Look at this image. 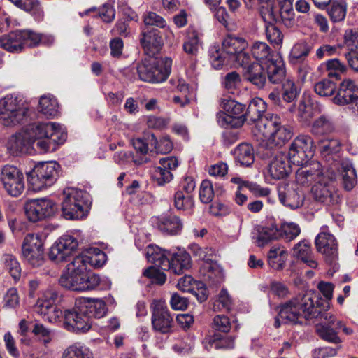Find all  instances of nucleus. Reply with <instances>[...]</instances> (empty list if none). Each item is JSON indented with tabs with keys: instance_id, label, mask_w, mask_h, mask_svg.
Masks as SVG:
<instances>
[{
	"instance_id": "nucleus-23",
	"label": "nucleus",
	"mask_w": 358,
	"mask_h": 358,
	"mask_svg": "<svg viewBox=\"0 0 358 358\" xmlns=\"http://www.w3.org/2000/svg\"><path fill=\"white\" fill-rule=\"evenodd\" d=\"M334 180L329 177H322L312 187L311 191L315 201L326 206L338 203V195L335 190Z\"/></svg>"
},
{
	"instance_id": "nucleus-59",
	"label": "nucleus",
	"mask_w": 358,
	"mask_h": 358,
	"mask_svg": "<svg viewBox=\"0 0 358 358\" xmlns=\"http://www.w3.org/2000/svg\"><path fill=\"white\" fill-rule=\"evenodd\" d=\"M152 179L157 185L164 186L172 180L173 174L169 170L158 166L152 175Z\"/></svg>"
},
{
	"instance_id": "nucleus-32",
	"label": "nucleus",
	"mask_w": 358,
	"mask_h": 358,
	"mask_svg": "<svg viewBox=\"0 0 358 358\" xmlns=\"http://www.w3.org/2000/svg\"><path fill=\"white\" fill-rule=\"evenodd\" d=\"M321 164L318 162L312 163L309 166H303L296 173V178L302 184L317 182L322 177H327L322 173Z\"/></svg>"
},
{
	"instance_id": "nucleus-58",
	"label": "nucleus",
	"mask_w": 358,
	"mask_h": 358,
	"mask_svg": "<svg viewBox=\"0 0 358 358\" xmlns=\"http://www.w3.org/2000/svg\"><path fill=\"white\" fill-rule=\"evenodd\" d=\"M344 42L350 52H358V29H347Z\"/></svg>"
},
{
	"instance_id": "nucleus-21",
	"label": "nucleus",
	"mask_w": 358,
	"mask_h": 358,
	"mask_svg": "<svg viewBox=\"0 0 358 358\" xmlns=\"http://www.w3.org/2000/svg\"><path fill=\"white\" fill-rule=\"evenodd\" d=\"M139 42L145 57H163L161 50L164 40L158 29L148 27L143 29L139 35Z\"/></svg>"
},
{
	"instance_id": "nucleus-20",
	"label": "nucleus",
	"mask_w": 358,
	"mask_h": 358,
	"mask_svg": "<svg viewBox=\"0 0 358 358\" xmlns=\"http://www.w3.org/2000/svg\"><path fill=\"white\" fill-rule=\"evenodd\" d=\"M151 323L154 331L162 334L172 331L173 320L164 301L155 300L151 305Z\"/></svg>"
},
{
	"instance_id": "nucleus-49",
	"label": "nucleus",
	"mask_w": 358,
	"mask_h": 358,
	"mask_svg": "<svg viewBox=\"0 0 358 358\" xmlns=\"http://www.w3.org/2000/svg\"><path fill=\"white\" fill-rule=\"evenodd\" d=\"M336 89V83L334 80L327 78L317 82L314 86L315 93L321 96H332Z\"/></svg>"
},
{
	"instance_id": "nucleus-42",
	"label": "nucleus",
	"mask_w": 358,
	"mask_h": 358,
	"mask_svg": "<svg viewBox=\"0 0 358 358\" xmlns=\"http://www.w3.org/2000/svg\"><path fill=\"white\" fill-rule=\"evenodd\" d=\"M38 110L48 117H54L58 112V103L56 99L42 96L38 103Z\"/></svg>"
},
{
	"instance_id": "nucleus-64",
	"label": "nucleus",
	"mask_w": 358,
	"mask_h": 358,
	"mask_svg": "<svg viewBox=\"0 0 358 358\" xmlns=\"http://www.w3.org/2000/svg\"><path fill=\"white\" fill-rule=\"evenodd\" d=\"M143 22L146 26H156L164 28L166 23L165 20L154 12H148L144 16Z\"/></svg>"
},
{
	"instance_id": "nucleus-22",
	"label": "nucleus",
	"mask_w": 358,
	"mask_h": 358,
	"mask_svg": "<svg viewBox=\"0 0 358 358\" xmlns=\"http://www.w3.org/2000/svg\"><path fill=\"white\" fill-rule=\"evenodd\" d=\"M78 246L76 238L70 235H63L50 248L49 259L56 263L69 261Z\"/></svg>"
},
{
	"instance_id": "nucleus-29",
	"label": "nucleus",
	"mask_w": 358,
	"mask_h": 358,
	"mask_svg": "<svg viewBox=\"0 0 358 358\" xmlns=\"http://www.w3.org/2000/svg\"><path fill=\"white\" fill-rule=\"evenodd\" d=\"M155 227L163 234L176 236L183 227L180 218L176 215H162L153 220Z\"/></svg>"
},
{
	"instance_id": "nucleus-19",
	"label": "nucleus",
	"mask_w": 358,
	"mask_h": 358,
	"mask_svg": "<svg viewBox=\"0 0 358 358\" xmlns=\"http://www.w3.org/2000/svg\"><path fill=\"white\" fill-rule=\"evenodd\" d=\"M0 180L8 194L17 197L24 189V175L13 165L6 164L1 170Z\"/></svg>"
},
{
	"instance_id": "nucleus-12",
	"label": "nucleus",
	"mask_w": 358,
	"mask_h": 358,
	"mask_svg": "<svg viewBox=\"0 0 358 358\" xmlns=\"http://www.w3.org/2000/svg\"><path fill=\"white\" fill-rule=\"evenodd\" d=\"M39 38L31 29H17L0 36V47L12 53L22 52L26 48L36 47Z\"/></svg>"
},
{
	"instance_id": "nucleus-39",
	"label": "nucleus",
	"mask_w": 358,
	"mask_h": 358,
	"mask_svg": "<svg viewBox=\"0 0 358 358\" xmlns=\"http://www.w3.org/2000/svg\"><path fill=\"white\" fill-rule=\"evenodd\" d=\"M236 159L241 166H250L255 161L253 147L248 143H241L236 149Z\"/></svg>"
},
{
	"instance_id": "nucleus-44",
	"label": "nucleus",
	"mask_w": 358,
	"mask_h": 358,
	"mask_svg": "<svg viewBox=\"0 0 358 358\" xmlns=\"http://www.w3.org/2000/svg\"><path fill=\"white\" fill-rule=\"evenodd\" d=\"M313 48V45L306 41L297 43L292 48L290 52V59L296 62H303Z\"/></svg>"
},
{
	"instance_id": "nucleus-3",
	"label": "nucleus",
	"mask_w": 358,
	"mask_h": 358,
	"mask_svg": "<svg viewBox=\"0 0 358 358\" xmlns=\"http://www.w3.org/2000/svg\"><path fill=\"white\" fill-rule=\"evenodd\" d=\"M107 312V306L102 299L80 298L72 309L64 312V328L75 334H83L92 327V318H101Z\"/></svg>"
},
{
	"instance_id": "nucleus-50",
	"label": "nucleus",
	"mask_w": 358,
	"mask_h": 358,
	"mask_svg": "<svg viewBox=\"0 0 358 358\" xmlns=\"http://www.w3.org/2000/svg\"><path fill=\"white\" fill-rule=\"evenodd\" d=\"M86 264L85 275L84 279L81 282V285L79 286L80 292L89 291L94 289L100 284V277L99 275L95 274L90 269L87 268Z\"/></svg>"
},
{
	"instance_id": "nucleus-43",
	"label": "nucleus",
	"mask_w": 358,
	"mask_h": 358,
	"mask_svg": "<svg viewBox=\"0 0 358 358\" xmlns=\"http://www.w3.org/2000/svg\"><path fill=\"white\" fill-rule=\"evenodd\" d=\"M62 358H93L92 352L85 345L76 344L66 348Z\"/></svg>"
},
{
	"instance_id": "nucleus-2",
	"label": "nucleus",
	"mask_w": 358,
	"mask_h": 358,
	"mask_svg": "<svg viewBox=\"0 0 358 358\" xmlns=\"http://www.w3.org/2000/svg\"><path fill=\"white\" fill-rule=\"evenodd\" d=\"M107 312V306L102 299L80 298L72 309L64 312V328L75 334H83L92 327V318H101Z\"/></svg>"
},
{
	"instance_id": "nucleus-46",
	"label": "nucleus",
	"mask_w": 358,
	"mask_h": 358,
	"mask_svg": "<svg viewBox=\"0 0 358 358\" xmlns=\"http://www.w3.org/2000/svg\"><path fill=\"white\" fill-rule=\"evenodd\" d=\"M198 252L199 253H196V256H199L205 263L208 264L209 266L208 268V271L211 274H215L216 276V280H215V283H220L222 280V268L217 264L216 262H214L208 255L207 252H204L202 248H197Z\"/></svg>"
},
{
	"instance_id": "nucleus-28",
	"label": "nucleus",
	"mask_w": 358,
	"mask_h": 358,
	"mask_svg": "<svg viewBox=\"0 0 358 358\" xmlns=\"http://www.w3.org/2000/svg\"><path fill=\"white\" fill-rule=\"evenodd\" d=\"M273 159L268 165V173L274 180H281L287 178L292 171L290 162L287 156L278 151L273 155Z\"/></svg>"
},
{
	"instance_id": "nucleus-10",
	"label": "nucleus",
	"mask_w": 358,
	"mask_h": 358,
	"mask_svg": "<svg viewBox=\"0 0 358 358\" xmlns=\"http://www.w3.org/2000/svg\"><path fill=\"white\" fill-rule=\"evenodd\" d=\"M64 198L62 202V216L68 220H77L87 216V201L85 192L77 189L69 188L64 191Z\"/></svg>"
},
{
	"instance_id": "nucleus-8",
	"label": "nucleus",
	"mask_w": 358,
	"mask_h": 358,
	"mask_svg": "<svg viewBox=\"0 0 358 358\" xmlns=\"http://www.w3.org/2000/svg\"><path fill=\"white\" fill-rule=\"evenodd\" d=\"M170 57H145L137 64L136 70L140 80L150 83L165 81L171 71Z\"/></svg>"
},
{
	"instance_id": "nucleus-30",
	"label": "nucleus",
	"mask_w": 358,
	"mask_h": 358,
	"mask_svg": "<svg viewBox=\"0 0 358 358\" xmlns=\"http://www.w3.org/2000/svg\"><path fill=\"white\" fill-rule=\"evenodd\" d=\"M279 200L284 206L291 209H297L303 206L305 195L301 189H294L287 185L284 191H278Z\"/></svg>"
},
{
	"instance_id": "nucleus-11",
	"label": "nucleus",
	"mask_w": 358,
	"mask_h": 358,
	"mask_svg": "<svg viewBox=\"0 0 358 358\" xmlns=\"http://www.w3.org/2000/svg\"><path fill=\"white\" fill-rule=\"evenodd\" d=\"M220 105L224 111L218 112L216 117L221 127L238 129L246 122L245 104L231 99H222Z\"/></svg>"
},
{
	"instance_id": "nucleus-14",
	"label": "nucleus",
	"mask_w": 358,
	"mask_h": 358,
	"mask_svg": "<svg viewBox=\"0 0 358 358\" xmlns=\"http://www.w3.org/2000/svg\"><path fill=\"white\" fill-rule=\"evenodd\" d=\"M315 148L311 136L299 135L291 143L287 157L291 164L303 166L313 157Z\"/></svg>"
},
{
	"instance_id": "nucleus-25",
	"label": "nucleus",
	"mask_w": 358,
	"mask_h": 358,
	"mask_svg": "<svg viewBox=\"0 0 358 358\" xmlns=\"http://www.w3.org/2000/svg\"><path fill=\"white\" fill-rule=\"evenodd\" d=\"M338 106H345L358 101V86L351 79H344L339 84L337 93L332 99Z\"/></svg>"
},
{
	"instance_id": "nucleus-56",
	"label": "nucleus",
	"mask_w": 358,
	"mask_h": 358,
	"mask_svg": "<svg viewBox=\"0 0 358 358\" xmlns=\"http://www.w3.org/2000/svg\"><path fill=\"white\" fill-rule=\"evenodd\" d=\"M270 52V47L264 42L257 41L254 43L251 48V53L255 59V62H258L266 59L269 55Z\"/></svg>"
},
{
	"instance_id": "nucleus-48",
	"label": "nucleus",
	"mask_w": 358,
	"mask_h": 358,
	"mask_svg": "<svg viewBox=\"0 0 358 358\" xmlns=\"http://www.w3.org/2000/svg\"><path fill=\"white\" fill-rule=\"evenodd\" d=\"M208 345L215 349H227L234 348V339L231 336L214 334L208 339Z\"/></svg>"
},
{
	"instance_id": "nucleus-9",
	"label": "nucleus",
	"mask_w": 358,
	"mask_h": 358,
	"mask_svg": "<svg viewBox=\"0 0 358 358\" xmlns=\"http://www.w3.org/2000/svg\"><path fill=\"white\" fill-rule=\"evenodd\" d=\"M61 166L55 161L40 162L27 172L29 188L39 192L53 185L59 176Z\"/></svg>"
},
{
	"instance_id": "nucleus-16",
	"label": "nucleus",
	"mask_w": 358,
	"mask_h": 358,
	"mask_svg": "<svg viewBox=\"0 0 358 358\" xmlns=\"http://www.w3.org/2000/svg\"><path fill=\"white\" fill-rule=\"evenodd\" d=\"M24 259L32 266L39 267L44 263V248L41 237L38 234H28L22 245Z\"/></svg>"
},
{
	"instance_id": "nucleus-17",
	"label": "nucleus",
	"mask_w": 358,
	"mask_h": 358,
	"mask_svg": "<svg viewBox=\"0 0 358 358\" xmlns=\"http://www.w3.org/2000/svg\"><path fill=\"white\" fill-rule=\"evenodd\" d=\"M301 90L298 88L294 81L287 79L282 83L281 89L274 90L268 94V99L277 109L287 110L288 106L296 103Z\"/></svg>"
},
{
	"instance_id": "nucleus-13",
	"label": "nucleus",
	"mask_w": 358,
	"mask_h": 358,
	"mask_svg": "<svg viewBox=\"0 0 358 358\" xmlns=\"http://www.w3.org/2000/svg\"><path fill=\"white\" fill-rule=\"evenodd\" d=\"M269 124L272 127V131L262 154L264 158L268 159L272 158L274 154L280 151V148L289 141L293 136L290 127L282 124L279 117H272Z\"/></svg>"
},
{
	"instance_id": "nucleus-40",
	"label": "nucleus",
	"mask_w": 358,
	"mask_h": 358,
	"mask_svg": "<svg viewBox=\"0 0 358 358\" xmlns=\"http://www.w3.org/2000/svg\"><path fill=\"white\" fill-rule=\"evenodd\" d=\"M173 205L178 210L188 211L190 215L194 213V201L192 195L185 196L183 191L178 190L173 196Z\"/></svg>"
},
{
	"instance_id": "nucleus-41",
	"label": "nucleus",
	"mask_w": 358,
	"mask_h": 358,
	"mask_svg": "<svg viewBox=\"0 0 358 358\" xmlns=\"http://www.w3.org/2000/svg\"><path fill=\"white\" fill-rule=\"evenodd\" d=\"M171 250L162 249L158 246H149L148 249V259L158 266L166 263Z\"/></svg>"
},
{
	"instance_id": "nucleus-4",
	"label": "nucleus",
	"mask_w": 358,
	"mask_h": 358,
	"mask_svg": "<svg viewBox=\"0 0 358 358\" xmlns=\"http://www.w3.org/2000/svg\"><path fill=\"white\" fill-rule=\"evenodd\" d=\"M247 47L248 42L243 38L228 34L222 41V48L218 44L209 48L208 56L212 66L220 69L229 62L238 65L248 64L250 55L245 51Z\"/></svg>"
},
{
	"instance_id": "nucleus-26",
	"label": "nucleus",
	"mask_w": 358,
	"mask_h": 358,
	"mask_svg": "<svg viewBox=\"0 0 358 358\" xmlns=\"http://www.w3.org/2000/svg\"><path fill=\"white\" fill-rule=\"evenodd\" d=\"M243 68V78L261 89L265 86L266 83V76L265 66L258 62H251V59L248 64H240Z\"/></svg>"
},
{
	"instance_id": "nucleus-60",
	"label": "nucleus",
	"mask_w": 358,
	"mask_h": 358,
	"mask_svg": "<svg viewBox=\"0 0 358 358\" xmlns=\"http://www.w3.org/2000/svg\"><path fill=\"white\" fill-rule=\"evenodd\" d=\"M331 20L334 22L343 20L346 15V7L338 2H333L330 10L328 12Z\"/></svg>"
},
{
	"instance_id": "nucleus-37",
	"label": "nucleus",
	"mask_w": 358,
	"mask_h": 358,
	"mask_svg": "<svg viewBox=\"0 0 358 358\" xmlns=\"http://www.w3.org/2000/svg\"><path fill=\"white\" fill-rule=\"evenodd\" d=\"M257 234V241L259 247H264L271 241L280 238L278 227L273 223L268 226H259Z\"/></svg>"
},
{
	"instance_id": "nucleus-62",
	"label": "nucleus",
	"mask_w": 358,
	"mask_h": 358,
	"mask_svg": "<svg viewBox=\"0 0 358 358\" xmlns=\"http://www.w3.org/2000/svg\"><path fill=\"white\" fill-rule=\"evenodd\" d=\"M189 300L187 297L175 292L171 295L170 304L173 309L184 310L188 307Z\"/></svg>"
},
{
	"instance_id": "nucleus-61",
	"label": "nucleus",
	"mask_w": 358,
	"mask_h": 358,
	"mask_svg": "<svg viewBox=\"0 0 358 358\" xmlns=\"http://www.w3.org/2000/svg\"><path fill=\"white\" fill-rule=\"evenodd\" d=\"M241 83V78L236 71H231L226 74L222 85L228 90L236 89Z\"/></svg>"
},
{
	"instance_id": "nucleus-18",
	"label": "nucleus",
	"mask_w": 358,
	"mask_h": 358,
	"mask_svg": "<svg viewBox=\"0 0 358 358\" xmlns=\"http://www.w3.org/2000/svg\"><path fill=\"white\" fill-rule=\"evenodd\" d=\"M57 210V204L45 198L31 199L24 204L25 215L31 222H37L50 217L55 215Z\"/></svg>"
},
{
	"instance_id": "nucleus-15",
	"label": "nucleus",
	"mask_w": 358,
	"mask_h": 358,
	"mask_svg": "<svg viewBox=\"0 0 358 358\" xmlns=\"http://www.w3.org/2000/svg\"><path fill=\"white\" fill-rule=\"evenodd\" d=\"M27 115V109L21 108L17 98L7 95L0 99V122L6 127L22 124Z\"/></svg>"
},
{
	"instance_id": "nucleus-63",
	"label": "nucleus",
	"mask_w": 358,
	"mask_h": 358,
	"mask_svg": "<svg viewBox=\"0 0 358 358\" xmlns=\"http://www.w3.org/2000/svg\"><path fill=\"white\" fill-rule=\"evenodd\" d=\"M4 307L15 308L19 305V296L15 287L8 289L3 298Z\"/></svg>"
},
{
	"instance_id": "nucleus-57",
	"label": "nucleus",
	"mask_w": 358,
	"mask_h": 358,
	"mask_svg": "<svg viewBox=\"0 0 358 358\" xmlns=\"http://www.w3.org/2000/svg\"><path fill=\"white\" fill-rule=\"evenodd\" d=\"M215 195L212 182L209 180H203L199 189V199L203 203H209L212 201Z\"/></svg>"
},
{
	"instance_id": "nucleus-55",
	"label": "nucleus",
	"mask_w": 358,
	"mask_h": 358,
	"mask_svg": "<svg viewBox=\"0 0 358 358\" xmlns=\"http://www.w3.org/2000/svg\"><path fill=\"white\" fill-rule=\"evenodd\" d=\"M280 234V238H285L287 241H292L298 236L301 229L298 224L294 223H284L278 227Z\"/></svg>"
},
{
	"instance_id": "nucleus-27",
	"label": "nucleus",
	"mask_w": 358,
	"mask_h": 358,
	"mask_svg": "<svg viewBox=\"0 0 358 358\" xmlns=\"http://www.w3.org/2000/svg\"><path fill=\"white\" fill-rule=\"evenodd\" d=\"M166 264L169 269L176 275H181L191 266V257L188 252L180 248L171 249Z\"/></svg>"
},
{
	"instance_id": "nucleus-51",
	"label": "nucleus",
	"mask_w": 358,
	"mask_h": 358,
	"mask_svg": "<svg viewBox=\"0 0 358 358\" xmlns=\"http://www.w3.org/2000/svg\"><path fill=\"white\" fill-rule=\"evenodd\" d=\"M215 17L227 30L234 29L235 27L234 16L231 13H228L224 7L220 6L217 8Z\"/></svg>"
},
{
	"instance_id": "nucleus-5",
	"label": "nucleus",
	"mask_w": 358,
	"mask_h": 358,
	"mask_svg": "<svg viewBox=\"0 0 358 358\" xmlns=\"http://www.w3.org/2000/svg\"><path fill=\"white\" fill-rule=\"evenodd\" d=\"M317 148L331 169L337 170L341 175L345 189H352L357 182V173L350 160H340L341 141L337 138H324L317 141Z\"/></svg>"
},
{
	"instance_id": "nucleus-52",
	"label": "nucleus",
	"mask_w": 358,
	"mask_h": 358,
	"mask_svg": "<svg viewBox=\"0 0 358 358\" xmlns=\"http://www.w3.org/2000/svg\"><path fill=\"white\" fill-rule=\"evenodd\" d=\"M143 275L150 279L151 282L158 285H162L166 280V275L155 266H149L144 270Z\"/></svg>"
},
{
	"instance_id": "nucleus-7",
	"label": "nucleus",
	"mask_w": 358,
	"mask_h": 358,
	"mask_svg": "<svg viewBox=\"0 0 358 358\" xmlns=\"http://www.w3.org/2000/svg\"><path fill=\"white\" fill-rule=\"evenodd\" d=\"M106 262V254L100 252L94 256L76 255L66 266V273H63L59 279V285L69 290L80 292L79 286L86 277V264L94 267H101Z\"/></svg>"
},
{
	"instance_id": "nucleus-33",
	"label": "nucleus",
	"mask_w": 358,
	"mask_h": 358,
	"mask_svg": "<svg viewBox=\"0 0 358 358\" xmlns=\"http://www.w3.org/2000/svg\"><path fill=\"white\" fill-rule=\"evenodd\" d=\"M336 320H331L327 323L317 327L316 332L318 336L323 341L333 345H341L343 340L338 334V326L335 324Z\"/></svg>"
},
{
	"instance_id": "nucleus-38",
	"label": "nucleus",
	"mask_w": 358,
	"mask_h": 358,
	"mask_svg": "<svg viewBox=\"0 0 358 358\" xmlns=\"http://www.w3.org/2000/svg\"><path fill=\"white\" fill-rule=\"evenodd\" d=\"M266 110V104L264 101L259 97L253 98L250 100L248 107H245L246 121L251 122L258 121Z\"/></svg>"
},
{
	"instance_id": "nucleus-47",
	"label": "nucleus",
	"mask_w": 358,
	"mask_h": 358,
	"mask_svg": "<svg viewBox=\"0 0 358 358\" xmlns=\"http://www.w3.org/2000/svg\"><path fill=\"white\" fill-rule=\"evenodd\" d=\"M280 4V18L287 27L292 24L294 20V12L292 7L293 0H278Z\"/></svg>"
},
{
	"instance_id": "nucleus-35",
	"label": "nucleus",
	"mask_w": 358,
	"mask_h": 358,
	"mask_svg": "<svg viewBox=\"0 0 358 358\" xmlns=\"http://www.w3.org/2000/svg\"><path fill=\"white\" fill-rule=\"evenodd\" d=\"M287 111L291 113L298 111L299 117L301 120L308 122L314 116L316 108L314 109V104L311 102L310 97L303 95L299 105L296 106V103H292L288 106Z\"/></svg>"
},
{
	"instance_id": "nucleus-31",
	"label": "nucleus",
	"mask_w": 358,
	"mask_h": 358,
	"mask_svg": "<svg viewBox=\"0 0 358 358\" xmlns=\"http://www.w3.org/2000/svg\"><path fill=\"white\" fill-rule=\"evenodd\" d=\"M31 139L23 133H17L12 135L6 144L7 150L10 155L18 156L27 153L31 145Z\"/></svg>"
},
{
	"instance_id": "nucleus-36",
	"label": "nucleus",
	"mask_w": 358,
	"mask_h": 358,
	"mask_svg": "<svg viewBox=\"0 0 358 358\" xmlns=\"http://www.w3.org/2000/svg\"><path fill=\"white\" fill-rule=\"evenodd\" d=\"M266 79L273 84L282 83L285 79L286 71L283 62L269 61L266 63Z\"/></svg>"
},
{
	"instance_id": "nucleus-6",
	"label": "nucleus",
	"mask_w": 358,
	"mask_h": 358,
	"mask_svg": "<svg viewBox=\"0 0 358 358\" xmlns=\"http://www.w3.org/2000/svg\"><path fill=\"white\" fill-rule=\"evenodd\" d=\"M25 133L31 139L32 148L41 154L55 152L67 138V132L55 122L34 123Z\"/></svg>"
},
{
	"instance_id": "nucleus-54",
	"label": "nucleus",
	"mask_w": 358,
	"mask_h": 358,
	"mask_svg": "<svg viewBox=\"0 0 358 358\" xmlns=\"http://www.w3.org/2000/svg\"><path fill=\"white\" fill-rule=\"evenodd\" d=\"M294 256L304 261L312 255L311 245L309 241L303 240L296 244L293 248Z\"/></svg>"
},
{
	"instance_id": "nucleus-1",
	"label": "nucleus",
	"mask_w": 358,
	"mask_h": 358,
	"mask_svg": "<svg viewBox=\"0 0 358 358\" xmlns=\"http://www.w3.org/2000/svg\"><path fill=\"white\" fill-rule=\"evenodd\" d=\"M317 288L325 297V301L313 291L299 294L286 302L280 312V316L290 321H296L298 317H303L306 320L323 317L325 314L323 312L330 308L334 285L321 281L318 283Z\"/></svg>"
},
{
	"instance_id": "nucleus-34",
	"label": "nucleus",
	"mask_w": 358,
	"mask_h": 358,
	"mask_svg": "<svg viewBox=\"0 0 358 358\" xmlns=\"http://www.w3.org/2000/svg\"><path fill=\"white\" fill-rule=\"evenodd\" d=\"M335 129L336 127L332 117L324 114L313 121L310 131L314 136H324L334 132Z\"/></svg>"
},
{
	"instance_id": "nucleus-53",
	"label": "nucleus",
	"mask_w": 358,
	"mask_h": 358,
	"mask_svg": "<svg viewBox=\"0 0 358 358\" xmlns=\"http://www.w3.org/2000/svg\"><path fill=\"white\" fill-rule=\"evenodd\" d=\"M265 27L266 38L271 43L280 45L282 43L283 34L275 24L268 22L265 25Z\"/></svg>"
},
{
	"instance_id": "nucleus-45",
	"label": "nucleus",
	"mask_w": 358,
	"mask_h": 358,
	"mask_svg": "<svg viewBox=\"0 0 358 358\" xmlns=\"http://www.w3.org/2000/svg\"><path fill=\"white\" fill-rule=\"evenodd\" d=\"M2 260L11 277L15 281L19 280L21 276V268L15 257L10 254H5L2 257Z\"/></svg>"
},
{
	"instance_id": "nucleus-24",
	"label": "nucleus",
	"mask_w": 358,
	"mask_h": 358,
	"mask_svg": "<svg viewBox=\"0 0 358 358\" xmlns=\"http://www.w3.org/2000/svg\"><path fill=\"white\" fill-rule=\"evenodd\" d=\"M317 250L324 256L325 262L333 265L338 259V245L335 237L329 233L321 232L315 239Z\"/></svg>"
}]
</instances>
